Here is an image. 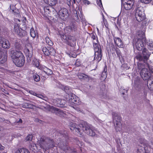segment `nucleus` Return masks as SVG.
<instances>
[{
	"label": "nucleus",
	"mask_w": 153,
	"mask_h": 153,
	"mask_svg": "<svg viewBox=\"0 0 153 153\" xmlns=\"http://www.w3.org/2000/svg\"><path fill=\"white\" fill-rule=\"evenodd\" d=\"M143 55H139L137 57L140 60H143L144 63L138 62L137 64L138 69L140 70V75L143 80H147L151 78V73H153V67L150 65L148 63V58L151 53L145 48H143Z\"/></svg>",
	"instance_id": "obj_1"
},
{
	"label": "nucleus",
	"mask_w": 153,
	"mask_h": 153,
	"mask_svg": "<svg viewBox=\"0 0 153 153\" xmlns=\"http://www.w3.org/2000/svg\"><path fill=\"white\" fill-rule=\"evenodd\" d=\"M144 42L148 46L149 50H153V41L152 40H146L144 31L139 30L137 33L136 37L133 40L134 48H136L138 51L142 50L144 46Z\"/></svg>",
	"instance_id": "obj_2"
},
{
	"label": "nucleus",
	"mask_w": 153,
	"mask_h": 153,
	"mask_svg": "<svg viewBox=\"0 0 153 153\" xmlns=\"http://www.w3.org/2000/svg\"><path fill=\"white\" fill-rule=\"evenodd\" d=\"M70 129L71 131H75L76 134L82 135L83 132L86 133L89 136L97 137V130L92 126L84 122L80 124L79 126L76 125L73 123L71 126Z\"/></svg>",
	"instance_id": "obj_3"
},
{
	"label": "nucleus",
	"mask_w": 153,
	"mask_h": 153,
	"mask_svg": "<svg viewBox=\"0 0 153 153\" xmlns=\"http://www.w3.org/2000/svg\"><path fill=\"white\" fill-rule=\"evenodd\" d=\"M11 58L16 65L18 67L23 66L25 63V57L20 51H10Z\"/></svg>",
	"instance_id": "obj_4"
},
{
	"label": "nucleus",
	"mask_w": 153,
	"mask_h": 153,
	"mask_svg": "<svg viewBox=\"0 0 153 153\" xmlns=\"http://www.w3.org/2000/svg\"><path fill=\"white\" fill-rule=\"evenodd\" d=\"M38 145L39 148L42 149L45 153H47L46 152H48L49 149L54 147L56 148L57 145L53 144V141L52 140L48 138L45 139L43 137L40 138L38 142Z\"/></svg>",
	"instance_id": "obj_5"
},
{
	"label": "nucleus",
	"mask_w": 153,
	"mask_h": 153,
	"mask_svg": "<svg viewBox=\"0 0 153 153\" xmlns=\"http://www.w3.org/2000/svg\"><path fill=\"white\" fill-rule=\"evenodd\" d=\"M64 90L65 92L67 93L66 95L67 101L71 104L73 103L79 104L81 102L80 99L79 97L74 94L69 92H71V89L69 87L65 86L64 87Z\"/></svg>",
	"instance_id": "obj_6"
},
{
	"label": "nucleus",
	"mask_w": 153,
	"mask_h": 153,
	"mask_svg": "<svg viewBox=\"0 0 153 153\" xmlns=\"http://www.w3.org/2000/svg\"><path fill=\"white\" fill-rule=\"evenodd\" d=\"M45 110L46 111H50L52 113H55L57 115L61 117H66V115H68L69 113L62 110L49 105H47L44 107Z\"/></svg>",
	"instance_id": "obj_7"
},
{
	"label": "nucleus",
	"mask_w": 153,
	"mask_h": 153,
	"mask_svg": "<svg viewBox=\"0 0 153 153\" xmlns=\"http://www.w3.org/2000/svg\"><path fill=\"white\" fill-rule=\"evenodd\" d=\"M135 16L136 20L139 22L143 21L145 18L144 10L143 7L140 6L136 9Z\"/></svg>",
	"instance_id": "obj_8"
},
{
	"label": "nucleus",
	"mask_w": 153,
	"mask_h": 153,
	"mask_svg": "<svg viewBox=\"0 0 153 153\" xmlns=\"http://www.w3.org/2000/svg\"><path fill=\"white\" fill-rule=\"evenodd\" d=\"M113 123L115 126V129L117 131H120L122 129V124L121 122L120 116L115 112L112 113Z\"/></svg>",
	"instance_id": "obj_9"
},
{
	"label": "nucleus",
	"mask_w": 153,
	"mask_h": 153,
	"mask_svg": "<svg viewBox=\"0 0 153 153\" xmlns=\"http://www.w3.org/2000/svg\"><path fill=\"white\" fill-rule=\"evenodd\" d=\"M70 27H65L64 30V33H63L61 31L59 32V34L62 39L65 40L66 41H72L74 42L76 41V38L73 36H68L66 35V34L68 33L67 31L69 29Z\"/></svg>",
	"instance_id": "obj_10"
},
{
	"label": "nucleus",
	"mask_w": 153,
	"mask_h": 153,
	"mask_svg": "<svg viewBox=\"0 0 153 153\" xmlns=\"http://www.w3.org/2000/svg\"><path fill=\"white\" fill-rule=\"evenodd\" d=\"M95 52L94 60L96 63H98L102 59L101 49L100 46H97V48H94Z\"/></svg>",
	"instance_id": "obj_11"
},
{
	"label": "nucleus",
	"mask_w": 153,
	"mask_h": 153,
	"mask_svg": "<svg viewBox=\"0 0 153 153\" xmlns=\"http://www.w3.org/2000/svg\"><path fill=\"white\" fill-rule=\"evenodd\" d=\"M140 142L141 145L138 148L137 153H149L146 151V146L147 141L143 138L140 140Z\"/></svg>",
	"instance_id": "obj_12"
},
{
	"label": "nucleus",
	"mask_w": 153,
	"mask_h": 153,
	"mask_svg": "<svg viewBox=\"0 0 153 153\" xmlns=\"http://www.w3.org/2000/svg\"><path fill=\"white\" fill-rule=\"evenodd\" d=\"M140 142L141 145L138 148L137 153H149L146 151V146L147 141L143 138L140 140Z\"/></svg>",
	"instance_id": "obj_13"
},
{
	"label": "nucleus",
	"mask_w": 153,
	"mask_h": 153,
	"mask_svg": "<svg viewBox=\"0 0 153 153\" xmlns=\"http://www.w3.org/2000/svg\"><path fill=\"white\" fill-rule=\"evenodd\" d=\"M24 52L27 57L28 60L30 61L33 55V49L31 45H29L27 47L25 48L24 49Z\"/></svg>",
	"instance_id": "obj_14"
},
{
	"label": "nucleus",
	"mask_w": 153,
	"mask_h": 153,
	"mask_svg": "<svg viewBox=\"0 0 153 153\" xmlns=\"http://www.w3.org/2000/svg\"><path fill=\"white\" fill-rule=\"evenodd\" d=\"M14 31L15 33L17 35L21 36L23 35V33L25 31L22 29L19 28L18 25L17 24L15 25L14 27Z\"/></svg>",
	"instance_id": "obj_15"
},
{
	"label": "nucleus",
	"mask_w": 153,
	"mask_h": 153,
	"mask_svg": "<svg viewBox=\"0 0 153 153\" xmlns=\"http://www.w3.org/2000/svg\"><path fill=\"white\" fill-rule=\"evenodd\" d=\"M68 10L65 8H62L59 12V15L61 18L64 19V18H66L67 16Z\"/></svg>",
	"instance_id": "obj_16"
},
{
	"label": "nucleus",
	"mask_w": 153,
	"mask_h": 153,
	"mask_svg": "<svg viewBox=\"0 0 153 153\" xmlns=\"http://www.w3.org/2000/svg\"><path fill=\"white\" fill-rule=\"evenodd\" d=\"M0 39V43L2 44V47L5 48H9L10 46V44L9 41L4 38H1V42Z\"/></svg>",
	"instance_id": "obj_17"
},
{
	"label": "nucleus",
	"mask_w": 153,
	"mask_h": 153,
	"mask_svg": "<svg viewBox=\"0 0 153 153\" xmlns=\"http://www.w3.org/2000/svg\"><path fill=\"white\" fill-rule=\"evenodd\" d=\"M114 42L118 47L122 48L123 47V44L121 39L118 37L114 38Z\"/></svg>",
	"instance_id": "obj_18"
},
{
	"label": "nucleus",
	"mask_w": 153,
	"mask_h": 153,
	"mask_svg": "<svg viewBox=\"0 0 153 153\" xmlns=\"http://www.w3.org/2000/svg\"><path fill=\"white\" fill-rule=\"evenodd\" d=\"M55 104L59 107H63L64 105L66 102V101L64 99H58L55 102Z\"/></svg>",
	"instance_id": "obj_19"
},
{
	"label": "nucleus",
	"mask_w": 153,
	"mask_h": 153,
	"mask_svg": "<svg viewBox=\"0 0 153 153\" xmlns=\"http://www.w3.org/2000/svg\"><path fill=\"white\" fill-rule=\"evenodd\" d=\"M39 69L43 70V72L45 73L47 75L51 74L53 73V72L51 70L44 66H40Z\"/></svg>",
	"instance_id": "obj_20"
},
{
	"label": "nucleus",
	"mask_w": 153,
	"mask_h": 153,
	"mask_svg": "<svg viewBox=\"0 0 153 153\" xmlns=\"http://www.w3.org/2000/svg\"><path fill=\"white\" fill-rule=\"evenodd\" d=\"M134 4L133 2L129 1V2H125L123 6L125 9L127 10L131 9Z\"/></svg>",
	"instance_id": "obj_21"
},
{
	"label": "nucleus",
	"mask_w": 153,
	"mask_h": 153,
	"mask_svg": "<svg viewBox=\"0 0 153 153\" xmlns=\"http://www.w3.org/2000/svg\"><path fill=\"white\" fill-rule=\"evenodd\" d=\"M38 148L37 146H36L35 144L33 143H30L29 146L30 149L34 152H37L38 151L39 148ZM39 150H40V149H39Z\"/></svg>",
	"instance_id": "obj_22"
},
{
	"label": "nucleus",
	"mask_w": 153,
	"mask_h": 153,
	"mask_svg": "<svg viewBox=\"0 0 153 153\" xmlns=\"http://www.w3.org/2000/svg\"><path fill=\"white\" fill-rule=\"evenodd\" d=\"M91 38L93 39V43L94 48L95 47L97 48V46H100L97 44L98 41L97 40V36L96 35H94L93 34L91 36Z\"/></svg>",
	"instance_id": "obj_23"
},
{
	"label": "nucleus",
	"mask_w": 153,
	"mask_h": 153,
	"mask_svg": "<svg viewBox=\"0 0 153 153\" xmlns=\"http://www.w3.org/2000/svg\"><path fill=\"white\" fill-rule=\"evenodd\" d=\"M147 86L150 90L153 91V80L150 79L148 80L147 82Z\"/></svg>",
	"instance_id": "obj_24"
},
{
	"label": "nucleus",
	"mask_w": 153,
	"mask_h": 153,
	"mask_svg": "<svg viewBox=\"0 0 153 153\" xmlns=\"http://www.w3.org/2000/svg\"><path fill=\"white\" fill-rule=\"evenodd\" d=\"M15 153H30L29 150L27 149L22 148L18 149L15 152Z\"/></svg>",
	"instance_id": "obj_25"
},
{
	"label": "nucleus",
	"mask_w": 153,
	"mask_h": 153,
	"mask_svg": "<svg viewBox=\"0 0 153 153\" xmlns=\"http://www.w3.org/2000/svg\"><path fill=\"white\" fill-rule=\"evenodd\" d=\"M116 51L117 56L118 57L120 61L121 62L123 60V58L121 51L118 48L116 49Z\"/></svg>",
	"instance_id": "obj_26"
},
{
	"label": "nucleus",
	"mask_w": 153,
	"mask_h": 153,
	"mask_svg": "<svg viewBox=\"0 0 153 153\" xmlns=\"http://www.w3.org/2000/svg\"><path fill=\"white\" fill-rule=\"evenodd\" d=\"M32 63L33 65L39 69L40 66H42L39 65V60L36 58L33 59L32 62Z\"/></svg>",
	"instance_id": "obj_27"
},
{
	"label": "nucleus",
	"mask_w": 153,
	"mask_h": 153,
	"mask_svg": "<svg viewBox=\"0 0 153 153\" xmlns=\"http://www.w3.org/2000/svg\"><path fill=\"white\" fill-rule=\"evenodd\" d=\"M15 48L16 49L18 50V51H19L21 50L22 48V47L20 45V44L18 42H16V43L15 45ZM11 50H12L11 49L9 50V51L10 52ZM13 51H16V50H13Z\"/></svg>",
	"instance_id": "obj_28"
},
{
	"label": "nucleus",
	"mask_w": 153,
	"mask_h": 153,
	"mask_svg": "<svg viewBox=\"0 0 153 153\" xmlns=\"http://www.w3.org/2000/svg\"><path fill=\"white\" fill-rule=\"evenodd\" d=\"M102 25L103 27H104V25H105V27H107V21L106 19H105L104 15L102 13Z\"/></svg>",
	"instance_id": "obj_29"
},
{
	"label": "nucleus",
	"mask_w": 153,
	"mask_h": 153,
	"mask_svg": "<svg viewBox=\"0 0 153 153\" xmlns=\"http://www.w3.org/2000/svg\"><path fill=\"white\" fill-rule=\"evenodd\" d=\"M45 40L46 43L48 45L51 46L53 45V43L48 37H46L45 38Z\"/></svg>",
	"instance_id": "obj_30"
},
{
	"label": "nucleus",
	"mask_w": 153,
	"mask_h": 153,
	"mask_svg": "<svg viewBox=\"0 0 153 153\" xmlns=\"http://www.w3.org/2000/svg\"><path fill=\"white\" fill-rule=\"evenodd\" d=\"M78 78L80 79H85L88 78V76L82 73H79L78 75Z\"/></svg>",
	"instance_id": "obj_31"
},
{
	"label": "nucleus",
	"mask_w": 153,
	"mask_h": 153,
	"mask_svg": "<svg viewBox=\"0 0 153 153\" xmlns=\"http://www.w3.org/2000/svg\"><path fill=\"white\" fill-rule=\"evenodd\" d=\"M49 55L50 54L51 55H54L56 53V51L53 48H49Z\"/></svg>",
	"instance_id": "obj_32"
},
{
	"label": "nucleus",
	"mask_w": 153,
	"mask_h": 153,
	"mask_svg": "<svg viewBox=\"0 0 153 153\" xmlns=\"http://www.w3.org/2000/svg\"><path fill=\"white\" fill-rule=\"evenodd\" d=\"M33 77L34 80L36 82L39 81L40 80L39 76L36 74L33 75Z\"/></svg>",
	"instance_id": "obj_33"
},
{
	"label": "nucleus",
	"mask_w": 153,
	"mask_h": 153,
	"mask_svg": "<svg viewBox=\"0 0 153 153\" xmlns=\"http://www.w3.org/2000/svg\"><path fill=\"white\" fill-rule=\"evenodd\" d=\"M49 48H48V49L46 47L43 48L42 51L45 55L48 56L49 55Z\"/></svg>",
	"instance_id": "obj_34"
},
{
	"label": "nucleus",
	"mask_w": 153,
	"mask_h": 153,
	"mask_svg": "<svg viewBox=\"0 0 153 153\" xmlns=\"http://www.w3.org/2000/svg\"><path fill=\"white\" fill-rule=\"evenodd\" d=\"M30 35L33 38H35L36 36V33L33 28H31L30 30Z\"/></svg>",
	"instance_id": "obj_35"
},
{
	"label": "nucleus",
	"mask_w": 153,
	"mask_h": 153,
	"mask_svg": "<svg viewBox=\"0 0 153 153\" xmlns=\"http://www.w3.org/2000/svg\"><path fill=\"white\" fill-rule=\"evenodd\" d=\"M29 93L30 94H32L34 95H35L39 98L42 99V97H43V96L42 95L37 94L36 93H35L33 91H29Z\"/></svg>",
	"instance_id": "obj_36"
},
{
	"label": "nucleus",
	"mask_w": 153,
	"mask_h": 153,
	"mask_svg": "<svg viewBox=\"0 0 153 153\" xmlns=\"http://www.w3.org/2000/svg\"><path fill=\"white\" fill-rule=\"evenodd\" d=\"M6 60V58L5 56L2 57V53H0V63H4Z\"/></svg>",
	"instance_id": "obj_37"
},
{
	"label": "nucleus",
	"mask_w": 153,
	"mask_h": 153,
	"mask_svg": "<svg viewBox=\"0 0 153 153\" xmlns=\"http://www.w3.org/2000/svg\"><path fill=\"white\" fill-rule=\"evenodd\" d=\"M77 144L81 148L80 149L81 152H82L83 153H87L86 152L84 153L83 152V151H84V149L82 148V147L83 146V145H84L83 143L80 142L79 141L77 143Z\"/></svg>",
	"instance_id": "obj_38"
},
{
	"label": "nucleus",
	"mask_w": 153,
	"mask_h": 153,
	"mask_svg": "<svg viewBox=\"0 0 153 153\" xmlns=\"http://www.w3.org/2000/svg\"><path fill=\"white\" fill-rule=\"evenodd\" d=\"M23 106L24 107L26 108H33V106H32L30 104H29L27 103H25L23 104Z\"/></svg>",
	"instance_id": "obj_39"
},
{
	"label": "nucleus",
	"mask_w": 153,
	"mask_h": 153,
	"mask_svg": "<svg viewBox=\"0 0 153 153\" xmlns=\"http://www.w3.org/2000/svg\"><path fill=\"white\" fill-rule=\"evenodd\" d=\"M97 4L101 9L103 8L102 3L101 0H97Z\"/></svg>",
	"instance_id": "obj_40"
},
{
	"label": "nucleus",
	"mask_w": 153,
	"mask_h": 153,
	"mask_svg": "<svg viewBox=\"0 0 153 153\" xmlns=\"http://www.w3.org/2000/svg\"><path fill=\"white\" fill-rule=\"evenodd\" d=\"M33 138V136L31 134L28 135L26 137V141H30L32 140Z\"/></svg>",
	"instance_id": "obj_41"
},
{
	"label": "nucleus",
	"mask_w": 153,
	"mask_h": 153,
	"mask_svg": "<svg viewBox=\"0 0 153 153\" xmlns=\"http://www.w3.org/2000/svg\"><path fill=\"white\" fill-rule=\"evenodd\" d=\"M140 1L145 4H148L150 3L152 0H140Z\"/></svg>",
	"instance_id": "obj_42"
},
{
	"label": "nucleus",
	"mask_w": 153,
	"mask_h": 153,
	"mask_svg": "<svg viewBox=\"0 0 153 153\" xmlns=\"http://www.w3.org/2000/svg\"><path fill=\"white\" fill-rule=\"evenodd\" d=\"M82 2L85 5H88L90 4V2L88 0H82Z\"/></svg>",
	"instance_id": "obj_43"
},
{
	"label": "nucleus",
	"mask_w": 153,
	"mask_h": 153,
	"mask_svg": "<svg viewBox=\"0 0 153 153\" xmlns=\"http://www.w3.org/2000/svg\"><path fill=\"white\" fill-rule=\"evenodd\" d=\"M75 65L76 66H79L81 65V62L79 60H77L76 61Z\"/></svg>",
	"instance_id": "obj_44"
},
{
	"label": "nucleus",
	"mask_w": 153,
	"mask_h": 153,
	"mask_svg": "<svg viewBox=\"0 0 153 153\" xmlns=\"http://www.w3.org/2000/svg\"><path fill=\"white\" fill-rule=\"evenodd\" d=\"M10 10H12V12H14L16 8L15 6L13 5H10Z\"/></svg>",
	"instance_id": "obj_45"
},
{
	"label": "nucleus",
	"mask_w": 153,
	"mask_h": 153,
	"mask_svg": "<svg viewBox=\"0 0 153 153\" xmlns=\"http://www.w3.org/2000/svg\"><path fill=\"white\" fill-rule=\"evenodd\" d=\"M65 1L69 6L71 5V0H65Z\"/></svg>",
	"instance_id": "obj_46"
},
{
	"label": "nucleus",
	"mask_w": 153,
	"mask_h": 153,
	"mask_svg": "<svg viewBox=\"0 0 153 153\" xmlns=\"http://www.w3.org/2000/svg\"><path fill=\"white\" fill-rule=\"evenodd\" d=\"M68 54L70 57L75 58L76 56V54H72L71 53H68Z\"/></svg>",
	"instance_id": "obj_47"
},
{
	"label": "nucleus",
	"mask_w": 153,
	"mask_h": 153,
	"mask_svg": "<svg viewBox=\"0 0 153 153\" xmlns=\"http://www.w3.org/2000/svg\"><path fill=\"white\" fill-rule=\"evenodd\" d=\"M139 77H137V81H135L134 80V83L135 84H138V83H139Z\"/></svg>",
	"instance_id": "obj_48"
},
{
	"label": "nucleus",
	"mask_w": 153,
	"mask_h": 153,
	"mask_svg": "<svg viewBox=\"0 0 153 153\" xmlns=\"http://www.w3.org/2000/svg\"><path fill=\"white\" fill-rule=\"evenodd\" d=\"M73 2H72V4H76V2L78 4L81 1V0H73Z\"/></svg>",
	"instance_id": "obj_49"
},
{
	"label": "nucleus",
	"mask_w": 153,
	"mask_h": 153,
	"mask_svg": "<svg viewBox=\"0 0 153 153\" xmlns=\"http://www.w3.org/2000/svg\"><path fill=\"white\" fill-rule=\"evenodd\" d=\"M4 147L0 144V150H2L4 149Z\"/></svg>",
	"instance_id": "obj_50"
},
{
	"label": "nucleus",
	"mask_w": 153,
	"mask_h": 153,
	"mask_svg": "<svg viewBox=\"0 0 153 153\" xmlns=\"http://www.w3.org/2000/svg\"><path fill=\"white\" fill-rule=\"evenodd\" d=\"M148 23L149 24L153 25V20H149Z\"/></svg>",
	"instance_id": "obj_51"
},
{
	"label": "nucleus",
	"mask_w": 153,
	"mask_h": 153,
	"mask_svg": "<svg viewBox=\"0 0 153 153\" xmlns=\"http://www.w3.org/2000/svg\"><path fill=\"white\" fill-rule=\"evenodd\" d=\"M57 146H58V145H57ZM59 146V148H60L61 149H63L64 151L65 150L66 146H64L63 147H62V146Z\"/></svg>",
	"instance_id": "obj_52"
},
{
	"label": "nucleus",
	"mask_w": 153,
	"mask_h": 153,
	"mask_svg": "<svg viewBox=\"0 0 153 153\" xmlns=\"http://www.w3.org/2000/svg\"><path fill=\"white\" fill-rule=\"evenodd\" d=\"M123 90L124 91H123L122 92V94L124 95L125 94V92H127V90H125L124 89H123Z\"/></svg>",
	"instance_id": "obj_53"
},
{
	"label": "nucleus",
	"mask_w": 153,
	"mask_h": 153,
	"mask_svg": "<svg viewBox=\"0 0 153 153\" xmlns=\"http://www.w3.org/2000/svg\"><path fill=\"white\" fill-rule=\"evenodd\" d=\"M22 120L21 119H20L17 122V123H22Z\"/></svg>",
	"instance_id": "obj_54"
},
{
	"label": "nucleus",
	"mask_w": 153,
	"mask_h": 153,
	"mask_svg": "<svg viewBox=\"0 0 153 153\" xmlns=\"http://www.w3.org/2000/svg\"><path fill=\"white\" fill-rule=\"evenodd\" d=\"M124 1L125 0H124ZM126 2H129V1H131V2H133V0H125Z\"/></svg>",
	"instance_id": "obj_55"
},
{
	"label": "nucleus",
	"mask_w": 153,
	"mask_h": 153,
	"mask_svg": "<svg viewBox=\"0 0 153 153\" xmlns=\"http://www.w3.org/2000/svg\"><path fill=\"white\" fill-rule=\"evenodd\" d=\"M82 21L83 22H84V21H85V19L84 18H83L82 17Z\"/></svg>",
	"instance_id": "obj_56"
},
{
	"label": "nucleus",
	"mask_w": 153,
	"mask_h": 153,
	"mask_svg": "<svg viewBox=\"0 0 153 153\" xmlns=\"http://www.w3.org/2000/svg\"><path fill=\"white\" fill-rule=\"evenodd\" d=\"M55 4V3L54 2V3H51V4L52 5H53L54 4Z\"/></svg>",
	"instance_id": "obj_57"
},
{
	"label": "nucleus",
	"mask_w": 153,
	"mask_h": 153,
	"mask_svg": "<svg viewBox=\"0 0 153 153\" xmlns=\"http://www.w3.org/2000/svg\"><path fill=\"white\" fill-rule=\"evenodd\" d=\"M122 90H123V88H121V89L120 90V91H122Z\"/></svg>",
	"instance_id": "obj_58"
},
{
	"label": "nucleus",
	"mask_w": 153,
	"mask_h": 153,
	"mask_svg": "<svg viewBox=\"0 0 153 153\" xmlns=\"http://www.w3.org/2000/svg\"><path fill=\"white\" fill-rule=\"evenodd\" d=\"M2 153H6V152H3Z\"/></svg>",
	"instance_id": "obj_59"
},
{
	"label": "nucleus",
	"mask_w": 153,
	"mask_h": 153,
	"mask_svg": "<svg viewBox=\"0 0 153 153\" xmlns=\"http://www.w3.org/2000/svg\"><path fill=\"white\" fill-rule=\"evenodd\" d=\"M77 111H80V110H79V109H78L77 110Z\"/></svg>",
	"instance_id": "obj_60"
},
{
	"label": "nucleus",
	"mask_w": 153,
	"mask_h": 153,
	"mask_svg": "<svg viewBox=\"0 0 153 153\" xmlns=\"http://www.w3.org/2000/svg\"><path fill=\"white\" fill-rule=\"evenodd\" d=\"M97 30H98V28H97Z\"/></svg>",
	"instance_id": "obj_61"
},
{
	"label": "nucleus",
	"mask_w": 153,
	"mask_h": 153,
	"mask_svg": "<svg viewBox=\"0 0 153 153\" xmlns=\"http://www.w3.org/2000/svg\"><path fill=\"white\" fill-rule=\"evenodd\" d=\"M133 79H132V82L133 81Z\"/></svg>",
	"instance_id": "obj_62"
},
{
	"label": "nucleus",
	"mask_w": 153,
	"mask_h": 153,
	"mask_svg": "<svg viewBox=\"0 0 153 153\" xmlns=\"http://www.w3.org/2000/svg\"><path fill=\"white\" fill-rule=\"evenodd\" d=\"M81 18V16H79Z\"/></svg>",
	"instance_id": "obj_63"
}]
</instances>
